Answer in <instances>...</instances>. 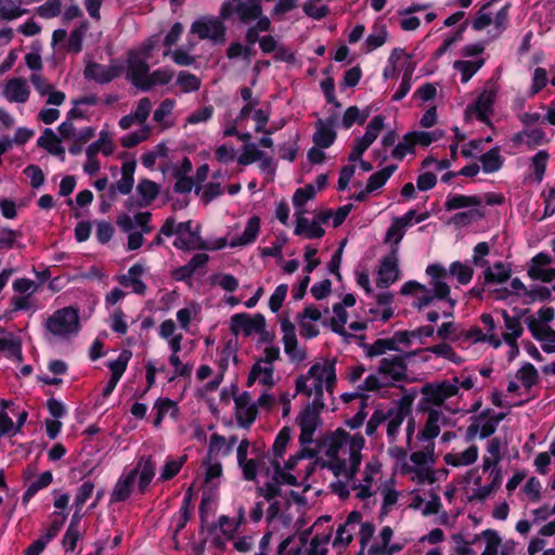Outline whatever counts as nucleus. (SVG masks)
<instances>
[{"instance_id":"obj_31","label":"nucleus","mask_w":555,"mask_h":555,"mask_svg":"<svg viewBox=\"0 0 555 555\" xmlns=\"http://www.w3.org/2000/svg\"><path fill=\"white\" fill-rule=\"evenodd\" d=\"M486 413H482L477 423L470 424L467 427V437L473 439L478 433H480L481 438H487L491 436L495 431V424L493 420H486Z\"/></svg>"},{"instance_id":"obj_57","label":"nucleus","mask_w":555,"mask_h":555,"mask_svg":"<svg viewBox=\"0 0 555 555\" xmlns=\"http://www.w3.org/2000/svg\"><path fill=\"white\" fill-rule=\"evenodd\" d=\"M367 117V112L361 114L357 106H350L344 114L343 124L346 128H350L351 125L356 121H358L360 125L364 124Z\"/></svg>"},{"instance_id":"obj_21","label":"nucleus","mask_w":555,"mask_h":555,"mask_svg":"<svg viewBox=\"0 0 555 555\" xmlns=\"http://www.w3.org/2000/svg\"><path fill=\"white\" fill-rule=\"evenodd\" d=\"M305 210L296 211V235H304L307 238H320L324 234V230L317 224L313 220L310 222L304 217Z\"/></svg>"},{"instance_id":"obj_38","label":"nucleus","mask_w":555,"mask_h":555,"mask_svg":"<svg viewBox=\"0 0 555 555\" xmlns=\"http://www.w3.org/2000/svg\"><path fill=\"white\" fill-rule=\"evenodd\" d=\"M511 278V270L505 268L502 262L495 263L492 268L488 267L485 271L486 283H504Z\"/></svg>"},{"instance_id":"obj_26","label":"nucleus","mask_w":555,"mask_h":555,"mask_svg":"<svg viewBox=\"0 0 555 555\" xmlns=\"http://www.w3.org/2000/svg\"><path fill=\"white\" fill-rule=\"evenodd\" d=\"M333 311L334 317L331 321V326L335 333L344 336L346 341H348L349 338L364 339V336H354L352 334L347 333V331L345 330L344 325L347 322L348 313L341 304L334 305Z\"/></svg>"},{"instance_id":"obj_51","label":"nucleus","mask_w":555,"mask_h":555,"mask_svg":"<svg viewBox=\"0 0 555 555\" xmlns=\"http://www.w3.org/2000/svg\"><path fill=\"white\" fill-rule=\"evenodd\" d=\"M289 437H291V433H289V429L288 428H284L280 431V434L278 435L274 443H273V447H272V452H273V465L275 466V462H279V459L283 456V453L285 451V448L289 441Z\"/></svg>"},{"instance_id":"obj_63","label":"nucleus","mask_w":555,"mask_h":555,"mask_svg":"<svg viewBox=\"0 0 555 555\" xmlns=\"http://www.w3.org/2000/svg\"><path fill=\"white\" fill-rule=\"evenodd\" d=\"M150 134V127L143 126L142 129H140L137 132L130 133L121 139V145L125 147H133L140 142L146 140Z\"/></svg>"},{"instance_id":"obj_3","label":"nucleus","mask_w":555,"mask_h":555,"mask_svg":"<svg viewBox=\"0 0 555 555\" xmlns=\"http://www.w3.org/2000/svg\"><path fill=\"white\" fill-rule=\"evenodd\" d=\"M351 437L344 429H336L324 435L320 440L319 452H323L327 461H333L334 468L340 469L344 466L339 455L347 454Z\"/></svg>"},{"instance_id":"obj_18","label":"nucleus","mask_w":555,"mask_h":555,"mask_svg":"<svg viewBox=\"0 0 555 555\" xmlns=\"http://www.w3.org/2000/svg\"><path fill=\"white\" fill-rule=\"evenodd\" d=\"M495 99V92L493 90L483 91L476 103L468 107L466 111V118H470L473 114H476L478 119L489 124V116L492 114V106Z\"/></svg>"},{"instance_id":"obj_13","label":"nucleus","mask_w":555,"mask_h":555,"mask_svg":"<svg viewBox=\"0 0 555 555\" xmlns=\"http://www.w3.org/2000/svg\"><path fill=\"white\" fill-rule=\"evenodd\" d=\"M3 96L11 103H25L30 95V89L24 78L8 79L2 90Z\"/></svg>"},{"instance_id":"obj_58","label":"nucleus","mask_w":555,"mask_h":555,"mask_svg":"<svg viewBox=\"0 0 555 555\" xmlns=\"http://www.w3.org/2000/svg\"><path fill=\"white\" fill-rule=\"evenodd\" d=\"M185 461H186V455L180 456L177 460L168 461L162 470L160 479L169 480L172 477H175L180 472V469L183 466V464L185 463Z\"/></svg>"},{"instance_id":"obj_64","label":"nucleus","mask_w":555,"mask_h":555,"mask_svg":"<svg viewBox=\"0 0 555 555\" xmlns=\"http://www.w3.org/2000/svg\"><path fill=\"white\" fill-rule=\"evenodd\" d=\"M518 379L521 380L524 386L527 388L531 387L538 379V372L531 364L524 365L518 372H517Z\"/></svg>"},{"instance_id":"obj_2","label":"nucleus","mask_w":555,"mask_h":555,"mask_svg":"<svg viewBox=\"0 0 555 555\" xmlns=\"http://www.w3.org/2000/svg\"><path fill=\"white\" fill-rule=\"evenodd\" d=\"M364 438L357 434L350 438L347 454L339 455V461L344 465L340 469L333 466V461H326L323 467L330 468L335 476H344L348 481H352L362 462V450L364 448Z\"/></svg>"},{"instance_id":"obj_29","label":"nucleus","mask_w":555,"mask_h":555,"mask_svg":"<svg viewBox=\"0 0 555 555\" xmlns=\"http://www.w3.org/2000/svg\"><path fill=\"white\" fill-rule=\"evenodd\" d=\"M259 229H260V219L256 216L251 217L248 220L243 234L240 237L231 241L230 246L231 247L244 246V245H247V244L254 242L259 233Z\"/></svg>"},{"instance_id":"obj_16","label":"nucleus","mask_w":555,"mask_h":555,"mask_svg":"<svg viewBox=\"0 0 555 555\" xmlns=\"http://www.w3.org/2000/svg\"><path fill=\"white\" fill-rule=\"evenodd\" d=\"M551 257L546 254H539L532 260L528 269V275L533 280L552 282L555 280V269L547 268L551 264Z\"/></svg>"},{"instance_id":"obj_62","label":"nucleus","mask_w":555,"mask_h":555,"mask_svg":"<svg viewBox=\"0 0 555 555\" xmlns=\"http://www.w3.org/2000/svg\"><path fill=\"white\" fill-rule=\"evenodd\" d=\"M548 159V154L545 151H540L532 158V167L535 179L538 182H541L546 169V164Z\"/></svg>"},{"instance_id":"obj_47","label":"nucleus","mask_w":555,"mask_h":555,"mask_svg":"<svg viewBox=\"0 0 555 555\" xmlns=\"http://www.w3.org/2000/svg\"><path fill=\"white\" fill-rule=\"evenodd\" d=\"M482 537L486 540V548L481 555H498L499 546L502 543L500 535L493 530H485Z\"/></svg>"},{"instance_id":"obj_48","label":"nucleus","mask_w":555,"mask_h":555,"mask_svg":"<svg viewBox=\"0 0 555 555\" xmlns=\"http://www.w3.org/2000/svg\"><path fill=\"white\" fill-rule=\"evenodd\" d=\"M177 83L183 92L196 91L201 88V79L188 72H180Z\"/></svg>"},{"instance_id":"obj_39","label":"nucleus","mask_w":555,"mask_h":555,"mask_svg":"<svg viewBox=\"0 0 555 555\" xmlns=\"http://www.w3.org/2000/svg\"><path fill=\"white\" fill-rule=\"evenodd\" d=\"M483 59L477 61H455L454 68L461 72L462 81L467 82L474 74L483 65Z\"/></svg>"},{"instance_id":"obj_45","label":"nucleus","mask_w":555,"mask_h":555,"mask_svg":"<svg viewBox=\"0 0 555 555\" xmlns=\"http://www.w3.org/2000/svg\"><path fill=\"white\" fill-rule=\"evenodd\" d=\"M480 204L481 199L477 196L456 195L448 199V202L446 203V208L448 210H453L463 207L479 206Z\"/></svg>"},{"instance_id":"obj_44","label":"nucleus","mask_w":555,"mask_h":555,"mask_svg":"<svg viewBox=\"0 0 555 555\" xmlns=\"http://www.w3.org/2000/svg\"><path fill=\"white\" fill-rule=\"evenodd\" d=\"M0 351H7L11 357L22 360V344L21 340L10 334L7 337L0 338Z\"/></svg>"},{"instance_id":"obj_11","label":"nucleus","mask_w":555,"mask_h":555,"mask_svg":"<svg viewBox=\"0 0 555 555\" xmlns=\"http://www.w3.org/2000/svg\"><path fill=\"white\" fill-rule=\"evenodd\" d=\"M283 332L284 351L294 362H302L307 359V351L305 348L298 346V340L295 333V325L289 320H283L281 323Z\"/></svg>"},{"instance_id":"obj_32","label":"nucleus","mask_w":555,"mask_h":555,"mask_svg":"<svg viewBox=\"0 0 555 555\" xmlns=\"http://www.w3.org/2000/svg\"><path fill=\"white\" fill-rule=\"evenodd\" d=\"M38 145L47 150L52 155L63 156L65 150L61 146V139L51 129H46L38 139Z\"/></svg>"},{"instance_id":"obj_42","label":"nucleus","mask_w":555,"mask_h":555,"mask_svg":"<svg viewBox=\"0 0 555 555\" xmlns=\"http://www.w3.org/2000/svg\"><path fill=\"white\" fill-rule=\"evenodd\" d=\"M231 453L230 447L224 437L214 434L210 436L209 450L207 459L211 460L214 455H229Z\"/></svg>"},{"instance_id":"obj_41","label":"nucleus","mask_w":555,"mask_h":555,"mask_svg":"<svg viewBox=\"0 0 555 555\" xmlns=\"http://www.w3.org/2000/svg\"><path fill=\"white\" fill-rule=\"evenodd\" d=\"M173 77V72L169 69H157L149 75L147 80L144 81L142 90L147 91L157 85H167Z\"/></svg>"},{"instance_id":"obj_10","label":"nucleus","mask_w":555,"mask_h":555,"mask_svg":"<svg viewBox=\"0 0 555 555\" xmlns=\"http://www.w3.org/2000/svg\"><path fill=\"white\" fill-rule=\"evenodd\" d=\"M322 409L318 405L309 404L299 415L298 424L301 430L299 441L302 446L313 442L314 431L320 425L319 414Z\"/></svg>"},{"instance_id":"obj_20","label":"nucleus","mask_w":555,"mask_h":555,"mask_svg":"<svg viewBox=\"0 0 555 555\" xmlns=\"http://www.w3.org/2000/svg\"><path fill=\"white\" fill-rule=\"evenodd\" d=\"M149 70L150 66L145 60L139 57L138 55H131L129 57L127 77L137 88L142 90L144 81L149 78Z\"/></svg>"},{"instance_id":"obj_6","label":"nucleus","mask_w":555,"mask_h":555,"mask_svg":"<svg viewBox=\"0 0 555 555\" xmlns=\"http://www.w3.org/2000/svg\"><path fill=\"white\" fill-rule=\"evenodd\" d=\"M223 21L220 16L201 17L191 25V33L201 40L208 39L215 43H223L227 31Z\"/></svg>"},{"instance_id":"obj_35","label":"nucleus","mask_w":555,"mask_h":555,"mask_svg":"<svg viewBox=\"0 0 555 555\" xmlns=\"http://www.w3.org/2000/svg\"><path fill=\"white\" fill-rule=\"evenodd\" d=\"M155 408L157 409V416L154 421L155 426H159L163 418L169 414L172 418H176L178 415V408L176 402L168 398H160L156 401Z\"/></svg>"},{"instance_id":"obj_60","label":"nucleus","mask_w":555,"mask_h":555,"mask_svg":"<svg viewBox=\"0 0 555 555\" xmlns=\"http://www.w3.org/2000/svg\"><path fill=\"white\" fill-rule=\"evenodd\" d=\"M320 1L321 0H308L302 5L304 12L308 16H310L314 20H321V18L325 17L330 13V10L326 5L317 7L315 3L320 2Z\"/></svg>"},{"instance_id":"obj_52","label":"nucleus","mask_w":555,"mask_h":555,"mask_svg":"<svg viewBox=\"0 0 555 555\" xmlns=\"http://www.w3.org/2000/svg\"><path fill=\"white\" fill-rule=\"evenodd\" d=\"M449 272L462 284L469 283L474 274V270L469 266L463 264L461 262H453L450 266Z\"/></svg>"},{"instance_id":"obj_4","label":"nucleus","mask_w":555,"mask_h":555,"mask_svg":"<svg viewBox=\"0 0 555 555\" xmlns=\"http://www.w3.org/2000/svg\"><path fill=\"white\" fill-rule=\"evenodd\" d=\"M78 310L73 307L56 310L46 322V328L54 336L67 337L79 330Z\"/></svg>"},{"instance_id":"obj_61","label":"nucleus","mask_w":555,"mask_h":555,"mask_svg":"<svg viewBox=\"0 0 555 555\" xmlns=\"http://www.w3.org/2000/svg\"><path fill=\"white\" fill-rule=\"evenodd\" d=\"M426 351H429L437 356H441L454 363L461 362V358L453 351L451 346L448 344H444V343L430 346V347L426 348Z\"/></svg>"},{"instance_id":"obj_28","label":"nucleus","mask_w":555,"mask_h":555,"mask_svg":"<svg viewBox=\"0 0 555 555\" xmlns=\"http://www.w3.org/2000/svg\"><path fill=\"white\" fill-rule=\"evenodd\" d=\"M137 192L140 195L138 205L140 207H147L157 197L159 186L155 182L144 179L139 182Z\"/></svg>"},{"instance_id":"obj_56","label":"nucleus","mask_w":555,"mask_h":555,"mask_svg":"<svg viewBox=\"0 0 555 555\" xmlns=\"http://www.w3.org/2000/svg\"><path fill=\"white\" fill-rule=\"evenodd\" d=\"M315 188L312 184L306 185L302 189H298L293 197V203L297 210H304L302 206L305 203L315 196Z\"/></svg>"},{"instance_id":"obj_40","label":"nucleus","mask_w":555,"mask_h":555,"mask_svg":"<svg viewBox=\"0 0 555 555\" xmlns=\"http://www.w3.org/2000/svg\"><path fill=\"white\" fill-rule=\"evenodd\" d=\"M257 492L268 502L276 500L278 496H285L282 492L281 481L278 477H273L271 481L258 487Z\"/></svg>"},{"instance_id":"obj_22","label":"nucleus","mask_w":555,"mask_h":555,"mask_svg":"<svg viewBox=\"0 0 555 555\" xmlns=\"http://www.w3.org/2000/svg\"><path fill=\"white\" fill-rule=\"evenodd\" d=\"M119 73L120 69L115 66L104 67L96 63L89 64L85 69V76L87 78L93 79L100 83L109 82L112 79L117 77Z\"/></svg>"},{"instance_id":"obj_14","label":"nucleus","mask_w":555,"mask_h":555,"mask_svg":"<svg viewBox=\"0 0 555 555\" xmlns=\"http://www.w3.org/2000/svg\"><path fill=\"white\" fill-rule=\"evenodd\" d=\"M526 324L531 332L532 336L544 341L543 349L547 352L555 351V331L546 324H541L540 321L535 320V317L530 315L526 319Z\"/></svg>"},{"instance_id":"obj_8","label":"nucleus","mask_w":555,"mask_h":555,"mask_svg":"<svg viewBox=\"0 0 555 555\" xmlns=\"http://www.w3.org/2000/svg\"><path fill=\"white\" fill-rule=\"evenodd\" d=\"M411 404L412 400L408 397H403L386 411L387 436L391 441L396 439L400 426L405 417L410 415Z\"/></svg>"},{"instance_id":"obj_55","label":"nucleus","mask_w":555,"mask_h":555,"mask_svg":"<svg viewBox=\"0 0 555 555\" xmlns=\"http://www.w3.org/2000/svg\"><path fill=\"white\" fill-rule=\"evenodd\" d=\"M131 351L124 350L117 360L109 363V369L112 371V376L114 378L119 379L122 375V373L126 371L127 363L131 358Z\"/></svg>"},{"instance_id":"obj_30","label":"nucleus","mask_w":555,"mask_h":555,"mask_svg":"<svg viewBox=\"0 0 555 555\" xmlns=\"http://www.w3.org/2000/svg\"><path fill=\"white\" fill-rule=\"evenodd\" d=\"M132 470H137V475H140L139 489L141 492H144L155 475V466L152 459H141Z\"/></svg>"},{"instance_id":"obj_43","label":"nucleus","mask_w":555,"mask_h":555,"mask_svg":"<svg viewBox=\"0 0 555 555\" xmlns=\"http://www.w3.org/2000/svg\"><path fill=\"white\" fill-rule=\"evenodd\" d=\"M380 491L383 494L382 515L385 516L389 513L390 508L397 503L398 492L392 488L391 481L385 482L380 487Z\"/></svg>"},{"instance_id":"obj_23","label":"nucleus","mask_w":555,"mask_h":555,"mask_svg":"<svg viewBox=\"0 0 555 555\" xmlns=\"http://www.w3.org/2000/svg\"><path fill=\"white\" fill-rule=\"evenodd\" d=\"M502 317L506 328V332L503 334V338L511 348H514L517 351L518 346L516 340L522 334L521 323L518 318L509 317L505 310L502 311Z\"/></svg>"},{"instance_id":"obj_33","label":"nucleus","mask_w":555,"mask_h":555,"mask_svg":"<svg viewBox=\"0 0 555 555\" xmlns=\"http://www.w3.org/2000/svg\"><path fill=\"white\" fill-rule=\"evenodd\" d=\"M478 456L477 447L472 446L467 450L456 454H447L444 461L452 466L470 465L476 462Z\"/></svg>"},{"instance_id":"obj_27","label":"nucleus","mask_w":555,"mask_h":555,"mask_svg":"<svg viewBox=\"0 0 555 555\" xmlns=\"http://www.w3.org/2000/svg\"><path fill=\"white\" fill-rule=\"evenodd\" d=\"M315 126L317 130L313 134L314 144L320 149L330 147L336 138V133L332 129V122L326 125L322 119H319Z\"/></svg>"},{"instance_id":"obj_17","label":"nucleus","mask_w":555,"mask_h":555,"mask_svg":"<svg viewBox=\"0 0 555 555\" xmlns=\"http://www.w3.org/2000/svg\"><path fill=\"white\" fill-rule=\"evenodd\" d=\"M378 469L379 466L377 464L367 463L364 469L363 481L358 482L354 478L352 481H349L351 489L357 492L356 498L365 500L375 494V491L372 490V482L374 480V475L378 473Z\"/></svg>"},{"instance_id":"obj_19","label":"nucleus","mask_w":555,"mask_h":555,"mask_svg":"<svg viewBox=\"0 0 555 555\" xmlns=\"http://www.w3.org/2000/svg\"><path fill=\"white\" fill-rule=\"evenodd\" d=\"M30 82L40 95H48L47 104L61 105L64 102L65 94L61 91H55L53 85L41 75L33 74Z\"/></svg>"},{"instance_id":"obj_46","label":"nucleus","mask_w":555,"mask_h":555,"mask_svg":"<svg viewBox=\"0 0 555 555\" xmlns=\"http://www.w3.org/2000/svg\"><path fill=\"white\" fill-rule=\"evenodd\" d=\"M384 128V117L380 115L375 116L367 125L366 131L361 140L371 145L378 137L379 131Z\"/></svg>"},{"instance_id":"obj_15","label":"nucleus","mask_w":555,"mask_h":555,"mask_svg":"<svg viewBox=\"0 0 555 555\" xmlns=\"http://www.w3.org/2000/svg\"><path fill=\"white\" fill-rule=\"evenodd\" d=\"M399 274L397 248L392 247L389 256L385 257L378 271L377 286L387 287L393 283Z\"/></svg>"},{"instance_id":"obj_53","label":"nucleus","mask_w":555,"mask_h":555,"mask_svg":"<svg viewBox=\"0 0 555 555\" xmlns=\"http://www.w3.org/2000/svg\"><path fill=\"white\" fill-rule=\"evenodd\" d=\"M52 474L51 472L42 473L34 482L30 483L28 489L24 494V501H27L29 498L35 495L40 489L48 487L52 482Z\"/></svg>"},{"instance_id":"obj_34","label":"nucleus","mask_w":555,"mask_h":555,"mask_svg":"<svg viewBox=\"0 0 555 555\" xmlns=\"http://www.w3.org/2000/svg\"><path fill=\"white\" fill-rule=\"evenodd\" d=\"M99 152L107 156L114 152L112 140L105 132H101L100 138L86 150L87 157L95 156Z\"/></svg>"},{"instance_id":"obj_25","label":"nucleus","mask_w":555,"mask_h":555,"mask_svg":"<svg viewBox=\"0 0 555 555\" xmlns=\"http://www.w3.org/2000/svg\"><path fill=\"white\" fill-rule=\"evenodd\" d=\"M448 417L438 410H430L424 429L422 430V437L426 439H433L440 433V425H444Z\"/></svg>"},{"instance_id":"obj_1","label":"nucleus","mask_w":555,"mask_h":555,"mask_svg":"<svg viewBox=\"0 0 555 555\" xmlns=\"http://www.w3.org/2000/svg\"><path fill=\"white\" fill-rule=\"evenodd\" d=\"M160 234L171 236L176 234L173 245L183 250L208 249V244L199 235V227L193 228L192 221L177 223L175 218L166 219L160 228Z\"/></svg>"},{"instance_id":"obj_7","label":"nucleus","mask_w":555,"mask_h":555,"mask_svg":"<svg viewBox=\"0 0 555 555\" xmlns=\"http://www.w3.org/2000/svg\"><path fill=\"white\" fill-rule=\"evenodd\" d=\"M416 354V352H406L399 356H391L383 358L379 362L378 373L393 382H400L406 377V363L405 360Z\"/></svg>"},{"instance_id":"obj_37","label":"nucleus","mask_w":555,"mask_h":555,"mask_svg":"<svg viewBox=\"0 0 555 555\" xmlns=\"http://www.w3.org/2000/svg\"><path fill=\"white\" fill-rule=\"evenodd\" d=\"M480 162L482 164L483 171L487 173L498 171L503 165V159L498 147H493L483 154L480 157Z\"/></svg>"},{"instance_id":"obj_5","label":"nucleus","mask_w":555,"mask_h":555,"mask_svg":"<svg viewBox=\"0 0 555 555\" xmlns=\"http://www.w3.org/2000/svg\"><path fill=\"white\" fill-rule=\"evenodd\" d=\"M262 13L261 0H227L220 9V17L229 20L234 14L243 24H249Z\"/></svg>"},{"instance_id":"obj_54","label":"nucleus","mask_w":555,"mask_h":555,"mask_svg":"<svg viewBox=\"0 0 555 555\" xmlns=\"http://www.w3.org/2000/svg\"><path fill=\"white\" fill-rule=\"evenodd\" d=\"M257 413L256 404L236 408V418L238 424L241 426L250 425L255 421Z\"/></svg>"},{"instance_id":"obj_59","label":"nucleus","mask_w":555,"mask_h":555,"mask_svg":"<svg viewBox=\"0 0 555 555\" xmlns=\"http://www.w3.org/2000/svg\"><path fill=\"white\" fill-rule=\"evenodd\" d=\"M430 285L433 287L434 294L436 298L439 299H446L450 308L453 309L455 306V300L449 297L450 294V287L443 280H435L430 282Z\"/></svg>"},{"instance_id":"obj_12","label":"nucleus","mask_w":555,"mask_h":555,"mask_svg":"<svg viewBox=\"0 0 555 555\" xmlns=\"http://www.w3.org/2000/svg\"><path fill=\"white\" fill-rule=\"evenodd\" d=\"M457 378H454L453 382L443 380L440 384H426L422 388V393L426 401L440 405L447 398L457 392Z\"/></svg>"},{"instance_id":"obj_36","label":"nucleus","mask_w":555,"mask_h":555,"mask_svg":"<svg viewBox=\"0 0 555 555\" xmlns=\"http://www.w3.org/2000/svg\"><path fill=\"white\" fill-rule=\"evenodd\" d=\"M21 0H0V16L11 21L27 13L26 10L21 8Z\"/></svg>"},{"instance_id":"obj_24","label":"nucleus","mask_w":555,"mask_h":555,"mask_svg":"<svg viewBox=\"0 0 555 555\" xmlns=\"http://www.w3.org/2000/svg\"><path fill=\"white\" fill-rule=\"evenodd\" d=\"M135 478H137V470H130L128 475H126L125 477H121L117 481V483L111 494V502H121V501L127 500L131 494V490H132L133 483L135 481Z\"/></svg>"},{"instance_id":"obj_9","label":"nucleus","mask_w":555,"mask_h":555,"mask_svg":"<svg viewBox=\"0 0 555 555\" xmlns=\"http://www.w3.org/2000/svg\"><path fill=\"white\" fill-rule=\"evenodd\" d=\"M266 320L262 314L250 317L246 313H237L231 318V331L234 335L243 333L244 336H250L254 333L266 334Z\"/></svg>"},{"instance_id":"obj_50","label":"nucleus","mask_w":555,"mask_h":555,"mask_svg":"<svg viewBox=\"0 0 555 555\" xmlns=\"http://www.w3.org/2000/svg\"><path fill=\"white\" fill-rule=\"evenodd\" d=\"M393 531L390 527L386 526L379 533L380 542L375 543L369 547V555H383L385 547L390 543Z\"/></svg>"},{"instance_id":"obj_49","label":"nucleus","mask_w":555,"mask_h":555,"mask_svg":"<svg viewBox=\"0 0 555 555\" xmlns=\"http://www.w3.org/2000/svg\"><path fill=\"white\" fill-rule=\"evenodd\" d=\"M262 157L263 152L259 151L255 144L248 143L243 147L242 154L240 155L237 162L238 164L246 166L262 159Z\"/></svg>"}]
</instances>
